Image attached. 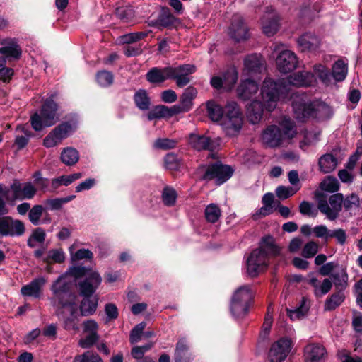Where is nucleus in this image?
Here are the masks:
<instances>
[{"label":"nucleus","instance_id":"nucleus-15","mask_svg":"<svg viewBox=\"0 0 362 362\" xmlns=\"http://www.w3.org/2000/svg\"><path fill=\"white\" fill-rule=\"evenodd\" d=\"M13 200L33 199L37 193V187L31 182H21L14 180L10 187Z\"/></svg>","mask_w":362,"mask_h":362},{"label":"nucleus","instance_id":"nucleus-12","mask_svg":"<svg viewBox=\"0 0 362 362\" xmlns=\"http://www.w3.org/2000/svg\"><path fill=\"white\" fill-rule=\"evenodd\" d=\"M25 232L24 223L11 216L0 217V237H20Z\"/></svg>","mask_w":362,"mask_h":362},{"label":"nucleus","instance_id":"nucleus-32","mask_svg":"<svg viewBox=\"0 0 362 362\" xmlns=\"http://www.w3.org/2000/svg\"><path fill=\"white\" fill-rule=\"evenodd\" d=\"M337 159L332 153H326L318 160L319 169L323 173L332 172L337 166Z\"/></svg>","mask_w":362,"mask_h":362},{"label":"nucleus","instance_id":"nucleus-9","mask_svg":"<svg viewBox=\"0 0 362 362\" xmlns=\"http://www.w3.org/2000/svg\"><path fill=\"white\" fill-rule=\"evenodd\" d=\"M254 293L249 285L239 287L233 293L230 302V312L235 318L245 317L249 309Z\"/></svg>","mask_w":362,"mask_h":362},{"label":"nucleus","instance_id":"nucleus-26","mask_svg":"<svg viewBox=\"0 0 362 362\" xmlns=\"http://www.w3.org/2000/svg\"><path fill=\"white\" fill-rule=\"evenodd\" d=\"M259 86L256 81L246 79L239 85L237 89L238 96L243 100H249L257 94Z\"/></svg>","mask_w":362,"mask_h":362},{"label":"nucleus","instance_id":"nucleus-24","mask_svg":"<svg viewBox=\"0 0 362 362\" xmlns=\"http://www.w3.org/2000/svg\"><path fill=\"white\" fill-rule=\"evenodd\" d=\"M190 145L197 151H214L218 146V143L209 137L197 134H191L189 139Z\"/></svg>","mask_w":362,"mask_h":362},{"label":"nucleus","instance_id":"nucleus-20","mask_svg":"<svg viewBox=\"0 0 362 362\" xmlns=\"http://www.w3.org/2000/svg\"><path fill=\"white\" fill-rule=\"evenodd\" d=\"M327 352L320 344H309L304 348L305 362H325Z\"/></svg>","mask_w":362,"mask_h":362},{"label":"nucleus","instance_id":"nucleus-5","mask_svg":"<svg viewBox=\"0 0 362 362\" xmlns=\"http://www.w3.org/2000/svg\"><path fill=\"white\" fill-rule=\"evenodd\" d=\"M292 106L298 119L309 117H324L330 112L329 107L324 103L311 101L306 95H296L293 98Z\"/></svg>","mask_w":362,"mask_h":362},{"label":"nucleus","instance_id":"nucleus-47","mask_svg":"<svg viewBox=\"0 0 362 362\" xmlns=\"http://www.w3.org/2000/svg\"><path fill=\"white\" fill-rule=\"evenodd\" d=\"M224 89L230 90L233 88L238 80V73L235 69H228L223 76Z\"/></svg>","mask_w":362,"mask_h":362},{"label":"nucleus","instance_id":"nucleus-53","mask_svg":"<svg viewBox=\"0 0 362 362\" xmlns=\"http://www.w3.org/2000/svg\"><path fill=\"white\" fill-rule=\"evenodd\" d=\"M343 206L346 211L358 209L360 206V199L356 194H351L345 199L343 198Z\"/></svg>","mask_w":362,"mask_h":362},{"label":"nucleus","instance_id":"nucleus-28","mask_svg":"<svg viewBox=\"0 0 362 362\" xmlns=\"http://www.w3.org/2000/svg\"><path fill=\"white\" fill-rule=\"evenodd\" d=\"M174 359L175 362H189L192 354L189 351V344L186 339L180 338L176 344Z\"/></svg>","mask_w":362,"mask_h":362},{"label":"nucleus","instance_id":"nucleus-16","mask_svg":"<svg viewBox=\"0 0 362 362\" xmlns=\"http://www.w3.org/2000/svg\"><path fill=\"white\" fill-rule=\"evenodd\" d=\"M195 70V66L191 64H184L175 67L169 66V77L170 79L175 81L178 87L182 88L191 81V74Z\"/></svg>","mask_w":362,"mask_h":362},{"label":"nucleus","instance_id":"nucleus-64","mask_svg":"<svg viewBox=\"0 0 362 362\" xmlns=\"http://www.w3.org/2000/svg\"><path fill=\"white\" fill-rule=\"evenodd\" d=\"M337 356L341 362H362L360 358H353L350 356L349 351L346 349L338 351Z\"/></svg>","mask_w":362,"mask_h":362},{"label":"nucleus","instance_id":"nucleus-46","mask_svg":"<svg viewBox=\"0 0 362 362\" xmlns=\"http://www.w3.org/2000/svg\"><path fill=\"white\" fill-rule=\"evenodd\" d=\"M204 214L207 221L216 223L219 219L221 211L217 204H210L206 207Z\"/></svg>","mask_w":362,"mask_h":362},{"label":"nucleus","instance_id":"nucleus-48","mask_svg":"<svg viewBox=\"0 0 362 362\" xmlns=\"http://www.w3.org/2000/svg\"><path fill=\"white\" fill-rule=\"evenodd\" d=\"M46 234L45 230L41 228L35 229L31 235L28 239V245L30 247H34L36 245V243H42L45 240Z\"/></svg>","mask_w":362,"mask_h":362},{"label":"nucleus","instance_id":"nucleus-38","mask_svg":"<svg viewBox=\"0 0 362 362\" xmlns=\"http://www.w3.org/2000/svg\"><path fill=\"white\" fill-rule=\"evenodd\" d=\"M79 159L78 151L72 147L64 148L61 153L62 162L69 166L75 165Z\"/></svg>","mask_w":362,"mask_h":362},{"label":"nucleus","instance_id":"nucleus-44","mask_svg":"<svg viewBox=\"0 0 362 362\" xmlns=\"http://www.w3.org/2000/svg\"><path fill=\"white\" fill-rule=\"evenodd\" d=\"M314 72L325 85L332 84L333 77L327 67L322 64H317L314 66Z\"/></svg>","mask_w":362,"mask_h":362},{"label":"nucleus","instance_id":"nucleus-54","mask_svg":"<svg viewBox=\"0 0 362 362\" xmlns=\"http://www.w3.org/2000/svg\"><path fill=\"white\" fill-rule=\"evenodd\" d=\"M299 189L300 186L298 187L279 186L276 189V194L279 199H286L295 194Z\"/></svg>","mask_w":362,"mask_h":362},{"label":"nucleus","instance_id":"nucleus-2","mask_svg":"<svg viewBox=\"0 0 362 362\" xmlns=\"http://www.w3.org/2000/svg\"><path fill=\"white\" fill-rule=\"evenodd\" d=\"M314 81V75L308 71H298L281 81H275L270 78L264 80L261 95L264 107L269 112L273 111L280 98H288L291 89L290 86H309Z\"/></svg>","mask_w":362,"mask_h":362},{"label":"nucleus","instance_id":"nucleus-55","mask_svg":"<svg viewBox=\"0 0 362 362\" xmlns=\"http://www.w3.org/2000/svg\"><path fill=\"white\" fill-rule=\"evenodd\" d=\"M176 197V192L173 188L166 187L163 189L162 199L166 206H173L175 203Z\"/></svg>","mask_w":362,"mask_h":362},{"label":"nucleus","instance_id":"nucleus-42","mask_svg":"<svg viewBox=\"0 0 362 362\" xmlns=\"http://www.w3.org/2000/svg\"><path fill=\"white\" fill-rule=\"evenodd\" d=\"M43 261L47 264L62 263L65 259V253L61 248L52 249L47 252Z\"/></svg>","mask_w":362,"mask_h":362},{"label":"nucleus","instance_id":"nucleus-58","mask_svg":"<svg viewBox=\"0 0 362 362\" xmlns=\"http://www.w3.org/2000/svg\"><path fill=\"white\" fill-rule=\"evenodd\" d=\"M148 34V32H136L124 35L120 37V42L122 43L130 44L139 41Z\"/></svg>","mask_w":362,"mask_h":362},{"label":"nucleus","instance_id":"nucleus-61","mask_svg":"<svg viewBox=\"0 0 362 362\" xmlns=\"http://www.w3.org/2000/svg\"><path fill=\"white\" fill-rule=\"evenodd\" d=\"M177 141L167 138L158 139L154 143V147L164 150L171 149L176 146Z\"/></svg>","mask_w":362,"mask_h":362},{"label":"nucleus","instance_id":"nucleus-10","mask_svg":"<svg viewBox=\"0 0 362 362\" xmlns=\"http://www.w3.org/2000/svg\"><path fill=\"white\" fill-rule=\"evenodd\" d=\"M88 272L86 267H77L71 270V274L75 277L86 276V279L78 284L80 293L83 297H93L92 295L101 282V278L95 272Z\"/></svg>","mask_w":362,"mask_h":362},{"label":"nucleus","instance_id":"nucleus-27","mask_svg":"<svg viewBox=\"0 0 362 362\" xmlns=\"http://www.w3.org/2000/svg\"><path fill=\"white\" fill-rule=\"evenodd\" d=\"M299 49L302 52L315 50L320 45L319 38L311 33H305L298 38Z\"/></svg>","mask_w":362,"mask_h":362},{"label":"nucleus","instance_id":"nucleus-1","mask_svg":"<svg viewBox=\"0 0 362 362\" xmlns=\"http://www.w3.org/2000/svg\"><path fill=\"white\" fill-rule=\"evenodd\" d=\"M73 286L71 275L64 274L52 283L50 288L52 293L50 302L53 306L57 307V315L67 330L78 329V298L72 292Z\"/></svg>","mask_w":362,"mask_h":362},{"label":"nucleus","instance_id":"nucleus-51","mask_svg":"<svg viewBox=\"0 0 362 362\" xmlns=\"http://www.w3.org/2000/svg\"><path fill=\"white\" fill-rule=\"evenodd\" d=\"M96 80L103 87H107L113 83L114 77L111 72L103 70L97 73Z\"/></svg>","mask_w":362,"mask_h":362},{"label":"nucleus","instance_id":"nucleus-22","mask_svg":"<svg viewBox=\"0 0 362 362\" xmlns=\"http://www.w3.org/2000/svg\"><path fill=\"white\" fill-rule=\"evenodd\" d=\"M197 90L193 86L185 89L180 98V103L175 105L178 114L187 112L193 107V100L197 97Z\"/></svg>","mask_w":362,"mask_h":362},{"label":"nucleus","instance_id":"nucleus-36","mask_svg":"<svg viewBox=\"0 0 362 362\" xmlns=\"http://www.w3.org/2000/svg\"><path fill=\"white\" fill-rule=\"evenodd\" d=\"M348 73L347 63L343 59H339L332 66V75L335 81H344Z\"/></svg>","mask_w":362,"mask_h":362},{"label":"nucleus","instance_id":"nucleus-3","mask_svg":"<svg viewBox=\"0 0 362 362\" xmlns=\"http://www.w3.org/2000/svg\"><path fill=\"white\" fill-rule=\"evenodd\" d=\"M206 105L210 119L214 122L221 120V125L226 134L235 136L240 132L243 125V117L235 102L228 103L224 110L214 101H209Z\"/></svg>","mask_w":362,"mask_h":362},{"label":"nucleus","instance_id":"nucleus-43","mask_svg":"<svg viewBox=\"0 0 362 362\" xmlns=\"http://www.w3.org/2000/svg\"><path fill=\"white\" fill-rule=\"evenodd\" d=\"M345 296L342 291H338L327 298L325 303V310H333L339 307L344 300Z\"/></svg>","mask_w":362,"mask_h":362},{"label":"nucleus","instance_id":"nucleus-52","mask_svg":"<svg viewBox=\"0 0 362 362\" xmlns=\"http://www.w3.org/2000/svg\"><path fill=\"white\" fill-rule=\"evenodd\" d=\"M75 249L74 245H72L69 247V252L71 254V257L72 260L77 261L83 259H91L93 256V252L88 249H80L77 250L75 253L74 250Z\"/></svg>","mask_w":362,"mask_h":362},{"label":"nucleus","instance_id":"nucleus-57","mask_svg":"<svg viewBox=\"0 0 362 362\" xmlns=\"http://www.w3.org/2000/svg\"><path fill=\"white\" fill-rule=\"evenodd\" d=\"M146 326V322H143L136 325L133 328V329L131 331L129 337V340L132 344H135L141 341Z\"/></svg>","mask_w":362,"mask_h":362},{"label":"nucleus","instance_id":"nucleus-50","mask_svg":"<svg viewBox=\"0 0 362 362\" xmlns=\"http://www.w3.org/2000/svg\"><path fill=\"white\" fill-rule=\"evenodd\" d=\"M320 187L323 191L335 192L339 190V185L336 178L329 176L320 183Z\"/></svg>","mask_w":362,"mask_h":362},{"label":"nucleus","instance_id":"nucleus-33","mask_svg":"<svg viewBox=\"0 0 362 362\" xmlns=\"http://www.w3.org/2000/svg\"><path fill=\"white\" fill-rule=\"evenodd\" d=\"M303 139L300 141L299 146L306 151L309 147L315 146L320 140V132L315 130H305L302 132Z\"/></svg>","mask_w":362,"mask_h":362},{"label":"nucleus","instance_id":"nucleus-29","mask_svg":"<svg viewBox=\"0 0 362 362\" xmlns=\"http://www.w3.org/2000/svg\"><path fill=\"white\" fill-rule=\"evenodd\" d=\"M179 115L175 105L171 107L160 105L156 106L148 114V120L160 119L164 117H171L174 115Z\"/></svg>","mask_w":362,"mask_h":362},{"label":"nucleus","instance_id":"nucleus-39","mask_svg":"<svg viewBox=\"0 0 362 362\" xmlns=\"http://www.w3.org/2000/svg\"><path fill=\"white\" fill-rule=\"evenodd\" d=\"M32 136L31 132L23 126H18L16 129L15 144L18 149L24 148Z\"/></svg>","mask_w":362,"mask_h":362},{"label":"nucleus","instance_id":"nucleus-59","mask_svg":"<svg viewBox=\"0 0 362 362\" xmlns=\"http://www.w3.org/2000/svg\"><path fill=\"white\" fill-rule=\"evenodd\" d=\"M319 245L314 241H310L306 243L302 250V255L305 258L314 257L318 252Z\"/></svg>","mask_w":362,"mask_h":362},{"label":"nucleus","instance_id":"nucleus-63","mask_svg":"<svg viewBox=\"0 0 362 362\" xmlns=\"http://www.w3.org/2000/svg\"><path fill=\"white\" fill-rule=\"evenodd\" d=\"M336 238L337 243L340 245H344L346 241V231L341 228L336 229L330 231L329 238Z\"/></svg>","mask_w":362,"mask_h":362},{"label":"nucleus","instance_id":"nucleus-40","mask_svg":"<svg viewBox=\"0 0 362 362\" xmlns=\"http://www.w3.org/2000/svg\"><path fill=\"white\" fill-rule=\"evenodd\" d=\"M175 21L176 18L170 13V10L163 8L153 25L166 28L173 25Z\"/></svg>","mask_w":362,"mask_h":362},{"label":"nucleus","instance_id":"nucleus-62","mask_svg":"<svg viewBox=\"0 0 362 362\" xmlns=\"http://www.w3.org/2000/svg\"><path fill=\"white\" fill-rule=\"evenodd\" d=\"M313 231L317 238H324L327 240L329 238L330 230L325 225L316 226Z\"/></svg>","mask_w":362,"mask_h":362},{"label":"nucleus","instance_id":"nucleus-25","mask_svg":"<svg viewBox=\"0 0 362 362\" xmlns=\"http://www.w3.org/2000/svg\"><path fill=\"white\" fill-rule=\"evenodd\" d=\"M47 282L45 277H38L33 279L30 284L23 286L21 289V294L25 297L39 298L42 293L43 286Z\"/></svg>","mask_w":362,"mask_h":362},{"label":"nucleus","instance_id":"nucleus-4","mask_svg":"<svg viewBox=\"0 0 362 362\" xmlns=\"http://www.w3.org/2000/svg\"><path fill=\"white\" fill-rule=\"evenodd\" d=\"M281 248L275 243L272 236L264 237L259 248L254 250L247 261V272L251 276H255L264 271L268 265L270 256L280 255Z\"/></svg>","mask_w":362,"mask_h":362},{"label":"nucleus","instance_id":"nucleus-11","mask_svg":"<svg viewBox=\"0 0 362 362\" xmlns=\"http://www.w3.org/2000/svg\"><path fill=\"white\" fill-rule=\"evenodd\" d=\"M343 204V194L337 193L331 195L329 198V203L326 199H320L318 202V209L325 214L330 221H334L341 211Z\"/></svg>","mask_w":362,"mask_h":362},{"label":"nucleus","instance_id":"nucleus-13","mask_svg":"<svg viewBox=\"0 0 362 362\" xmlns=\"http://www.w3.org/2000/svg\"><path fill=\"white\" fill-rule=\"evenodd\" d=\"M281 17L272 7H267L261 19L262 32L268 37L273 36L280 28Z\"/></svg>","mask_w":362,"mask_h":362},{"label":"nucleus","instance_id":"nucleus-35","mask_svg":"<svg viewBox=\"0 0 362 362\" xmlns=\"http://www.w3.org/2000/svg\"><path fill=\"white\" fill-rule=\"evenodd\" d=\"M337 291H343L348 286V275L343 268H339L331 275Z\"/></svg>","mask_w":362,"mask_h":362},{"label":"nucleus","instance_id":"nucleus-56","mask_svg":"<svg viewBox=\"0 0 362 362\" xmlns=\"http://www.w3.org/2000/svg\"><path fill=\"white\" fill-rule=\"evenodd\" d=\"M43 211L44 208L41 205H35L31 209H30L28 212V218L30 221L34 226L39 225Z\"/></svg>","mask_w":362,"mask_h":362},{"label":"nucleus","instance_id":"nucleus-49","mask_svg":"<svg viewBox=\"0 0 362 362\" xmlns=\"http://www.w3.org/2000/svg\"><path fill=\"white\" fill-rule=\"evenodd\" d=\"M73 362H103V361L98 354L88 351L76 356Z\"/></svg>","mask_w":362,"mask_h":362},{"label":"nucleus","instance_id":"nucleus-34","mask_svg":"<svg viewBox=\"0 0 362 362\" xmlns=\"http://www.w3.org/2000/svg\"><path fill=\"white\" fill-rule=\"evenodd\" d=\"M0 54L8 58L9 61L18 59L21 56V49L14 40H11L0 48Z\"/></svg>","mask_w":362,"mask_h":362},{"label":"nucleus","instance_id":"nucleus-8","mask_svg":"<svg viewBox=\"0 0 362 362\" xmlns=\"http://www.w3.org/2000/svg\"><path fill=\"white\" fill-rule=\"evenodd\" d=\"M232 168L221 162L203 165L197 168V173L200 179L206 181L214 180L217 185L226 182L233 175Z\"/></svg>","mask_w":362,"mask_h":362},{"label":"nucleus","instance_id":"nucleus-6","mask_svg":"<svg viewBox=\"0 0 362 362\" xmlns=\"http://www.w3.org/2000/svg\"><path fill=\"white\" fill-rule=\"evenodd\" d=\"M296 135L294 126L289 119H284L279 125L269 126L262 133L263 142L269 147L280 146L285 139H291Z\"/></svg>","mask_w":362,"mask_h":362},{"label":"nucleus","instance_id":"nucleus-14","mask_svg":"<svg viewBox=\"0 0 362 362\" xmlns=\"http://www.w3.org/2000/svg\"><path fill=\"white\" fill-rule=\"evenodd\" d=\"M74 132L73 126L69 122H64L56 127L44 139L43 144L47 148L54 147L59 144Z\"/></svg>","mask_w":362,"mask_h":362},{"label":"nucleus","instance_id":"nucleus-7","mask_svg":"<svg viewBox=\"0 0 362 362\" xmlns=\"http://www.w3.org/2000/svg\"><path fill=\"white\" fill-rule=\"evenodd\" d=\"M59 119L57 104L53 100L47 99L42 105L40 112H36L30 117V123L35 131H41L54 125Z\"/></svg>","mask_w":362,"mask_h":362},{"label":"nucleus","instance_id":"nucleus-30","mask_svg":"<svg viewBox=\"0 0 362 362\" xmlns=\"http://www.w3.org/2000/svg\"><path fill=\"white\" fill-rule=\"evenodd\" d=\"M146 78L151 83H161L167 79H170L169 66L163 68L153 67L146 73Z\"/></svg>","mask_w":362,"mask_h":362},{"label":"nucleus","instance_id":"nucleus-17","mask_svg":"<svg viewBox=\"0 0 362 362\" xmlns=\"http://www.w3.org/2000/svg\"><path fill=\"white\" fill-rule=\"evenodd\" d=\"M291 350V341L288 338H281L272 344L268 354L270 362H282Z\"/></svg>","mask_w":362,"mask_h":362},{"label":"nucleus","instance_id":"nucleus-41","mask_svg":"<svg viewBox=\"0 0 362 362\" xmlns=\"http://www.w3.org/2000/svg\"><path fill=\"white\" fill-rule=\"evenodd\" d=\"M309 284L315 288V294L317 296L327 293L332 286V283L329 279H325L320 284L316 278H312L309 280Z\"/></svg>","mask_w":362,"mask_h":362},{"label":"nucleus","instance_id":"nucleus-21","mask_svg":"<svg viewBox=\"0 0 362 362\" xmlns=\"http://www.w3.org/2000/svg\"><path fill=\"white\" fill-rule=\"evenodd\" d=\"M264 69L265 62L259 54H250L244 59L243 73L245 75L253 76L260 74Z\"/></svg>","mask_w":362,"mask_h":362},{"label":"nucleus","instance_id":"nucleus-19","mask_svg":"<svg viewBox=\"0 0 362 362\" xmlns=\"http://www.w3.org/2000/svg\"><path fill=\"white\" fill-rule=\"evenodd\" d=\"M276 67L281 73H289L296 69L298 60L297 56L291 50L281 51L276 59Z\"/></svg>","mask_w":362,"mask_h":362},{"label":"nucleus","instance_id":"nucleus-45","mask_svg":"<svg viewBox=\"0 0 362 362\" xmlns=\"http://www.w3.org/2000/svg\"><path fill=\"white\" fill-rule=\"evenodd\" d=\"M134 101L140 110H146L149 108L150 99L144 90H139L135 93Z\"/></svg>","mask_w":362,"mask_h":362},{"label":"nucleus","instance_id":"nucleus-31","mask_svg":"<svg viewBox=\"0 0 362 362\" xmlns=\"http://www.w3.org/2000/svg\"><path fill=\"white\" fill-rule=\"evenodd\" d=\"M263 111L262 103L254 100L247 107V117L251 123L257 124L261 120Z\"/></svg>","mask_w":362,"mask_h":362},{"label":"nucleus","instance_id":"nucleus-37","mask_svg":"<svg viewBox=\"0 0 362 362\" xmlns=\"http://www.w3.org/2000/svg\"><path fill=\"white\" fill-rule=\"evenodd\" d=\"M98 306V298L94 297H84L81 303L80 312L83 316H88L93 315Z\"/></svg>","mask_w":362,"mask_h":362},{"label":"nucleus","instance_id":"nucleus-60","mask_svg":"<svg viewBox=\"0 0 362 362\" xmlns=\"http://www.w3.org/2000/svg\"><path fill=\"white\" fill-rule=\"evenodd\" d=\"M299 211L303 215L315 217L317 215V211L314 208L313 204L303 201L299 205Z\"/></svg>","mask_w":362,"mask_h":362},{"label":"nucleus","instance_id":"nucleus-18","mask_svg":"<svg viewBox=\"0 0 362 362\" xmlns=\"http://www.w3.org/2000/svg\"><path fill=\"white\" fill-rule=\"evenodd\" d=\"M83 332L87 335L79 340L78 345L83 349L93 346L99 339L98 325L94 320H88L83 323Z\"/></svg>","mask_w":362,"mask_h":362},{"label":"nucleus","instance_id":"nucleus-23","mask_svg":"<svg viewBox=\"0 0 362 362\" xmlns=\"http://www.w3.org/2000/svg\"><path fill=\"white\" fill-rule=\"evenodd\" d=\"M228 34L236 41L247 39L248 34L247 27L245 25L243 18L240 16H233Z\"/></svg>","mask_w":362,"mask_h":362}]
</instances>
